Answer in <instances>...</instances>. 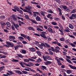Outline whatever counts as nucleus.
Masks as SVG:
<instances>
[{"label": "nucleus", "mask_w": 76, "mask_h": 76, "mask_svg": "<svg viewBox=\"0 0 76 76\" xmlns=\"http://www.w3.org/2000/svg\"><path fill=\"white\" fill-rule=\"evenodd\" d=\"M8 27H10L11 26V24L9 22L6 23Z\"/></svg>", "instance_id": "obj_35"}, {"label": "nucleus", "mask_w": 76, "mask_h": 76, "mask_svg": "<svg viewBox=\"0 0 76 76\" xmlns=\"http://www.w3.org/2000/svg\"><path fill=\"white\" fill-rule=\"evenodd\" d=\"M42 61V59L40 58H39L37 60V63H39V62H41Z\"/></svg>", "instance_id": "obj_48"}, {"label": "nucleus", "mask_w": 76, "mask_h": 76, "mask_svg": "<svg viewBox=\"0 0 76 76\" xmlns=\"http://www.w3.org/2000/svg\"><path fill=\"white\" fill-rule=\"evenodd\" d=\"M68 36H69V37L71 38H73L74 39H75V37L72 35H69Z\"/></svg>", "instance_id": "obj_50"}, {"label": "nucleus", "mask_w": 76, "mask_h": 76, "mask_svg": "<svg viewBox=\"0 0 76 76\" xmlns=\"http://www.w3.org/2000/svg\"><path fill=\"white\" fill-rule=\"evenodd\" d=\"M30 60L31 61H35V60L31 58H29L28 59H25L24 60V63H28V62H29Z\"/></svg>", "instance_id": "obj_4"}, {"label": "nucleus", "mask_w": 76, "mask_h": 76, "mask_svg": "<svg viewBox=\"0 0 76 76\" xmlns=\"http://www.w3.org/2000/svg\"><path fill=\"white\" fill-rule=\"evenodd\" d=\"M9 38L10 39H12L13 40H14V39H15V36H10L9 37Z\"/></svg>", "instance_id": "obj_27"}, {"label": "nucleus", "mask_w": 76, "mask_h": 76, "mask_svg": "<svg viewBox=\"0 0 76 76\" xmlns=\"http://www.w3.org/2000/svg\"><path fill=\"white\" fill-rule=\"evenodd\" d=\"M14 8L15 10H17V11H18V12H19V7H18L16 6H14Z\"/></svg>", "instance_id": "obj_21"}, {"label": "nucleus", "mask_w": 76, "mask_h": 76, "mask_svg": "<svg viewBox=\"0 0 76 76\" xmlns=\"http://www.w3.org/2000/svg\"><path fill=\"white\" fill-rule=\"evenodd\" d=\"M54 52H56V53H58L59 52V50L57 49H55L54 50Z\"/></svg>", "instance_id": "obj_53"}, {"label": "nucleus", "mask_w": 76, "mask_h": 76, "mask_svg": "<svg viewBox=\"0 0 76 76\" xmlns=\"http://www.w3.org/2000/svg\"><path fill=\"white\" fill-rule=\"evenodd\" d=\"M1 26L2 27V28L3 29V27L4 26H6V24L5 23H4L3 22H1Z\"/></svg>", "instance_id": "obj_14"}, {"label": "nucleus", "mask_w": 76, "mask_h": 76, "mask_svg": "<svg viewBox=\"0 0 76 76\" xmlns=\"http://www.w3.org/2000/svg\"><path fill=\"white\" fill-rule=\"evenodd\" d=\"M48 12L50 13H53L54 12H53V11L51 10H48Z\"/></svg>", "instance_id": "obj_41"}, {"label": "nucleus", "mask_w": 76, "mask_h": 76, "mask_svg": "<svg viewBox=\"0 0 76 76\" xmlns=\"http://www.w3.org/2000/svg\"><path fill=\"white\" fill-rule=\"evenodd\" d=\"M30 3L31 4H38V3H37L36 2H34L32 1H31Z\"/></svg>", "instance_id": "obj_45"}, {"label": "nucleus", "mask_w": 76, "mask_h": 76, "mask_svg": "<svg viewBox=\"0 0 76 76\" xmlns=\"http://www.w3.org/2000/svg\"><path fill=\"white\" fill-rule=\"evenodd\" d=\"M66 72L68 74H70L72 73V71L70 70H68L66 71Z\"/></svg>", "instance_id": "obj_34"}, {"label": "nucleus", "mask_w": 76, "mask_h": 76, "mask_svg": "<svg viewBox=\"0 0 76 76\" xmlns=\"http://www.w3.org/2000/svg\"><path fill=\"white\" fill-rule=\"evenodd\" d=\"M26 9H27V10H28V11H30V10H31L32 9V7L30 6L28 7H26Z\"/></svg>", "instance_id": "obj_16"}, {"label": "nucleus", "mask_w": 76, "mask_h": 76, "mask_svg": "<svg viewBox=\"0 0 76 76\" xmlns=\"http://www.w3.org/2000/svg\"><path fill=\"white\" fill-rule=\"evenodd\" d=\"M72 16L74 18H76V14H72Z\"/></svg>", "instance_id": "obj_38"}, {"label": "nucleus", "mask_w": 76, "mask_h": 76, "mask_svg": "<svg viewBox=\"0 0 76 76\" xmlns=\"http://www.w3.org/2000/svg\"><path fill=\"white\" fill-rule=\"evenodd\" d=\"M15 48V50H16L18 48H19V46H16L14 47Z\"/></svg>", "instance_id": "obj_63"}, {"label": "nucleus", "mask_w": 76, "mask_h": 76, "mask_svg": "<svg viewBox=\"0 0 76 76\" xmlns=\"http://www.w3.org/2000/svg\"><path fill=\"white\" fill-rule=\"evenodd\" d=\"M22 43H23V44H26L27 43V42L24 40H23L22 41Z\"/></svg>", "instance_id": "obj_56"}, {"label": "nucleus", "mask_w": 76, "mask_h": 76, "mask_svg": "<svg viewBox=\"0 0 76 76\" xmlns=\"http://www.w3.org/2000/svg\"><path fill=\"white\" fill-rule=\"evenodd\" d=\"M52 16V15L50 14H48V15H47V17L48 18H50L51 19H53V17H51Z\"/></svg>", "instance_id": "obj_20"}, {"label": "nucleus", "mask_w": 76, "mask_h": 76, "mask_svg": "<svg viewBox=\"0 0 76 76\" xmlns=\"http://www.w3.org/2000/svg\"><path fill=\"white\" fill-rule=\"evenodd\" d=\"M54 48L53 47H51L50 48H49L48 49V50H49V51H54Z\"/></svg>", "instance_id": "obj_22"}, {"label": "nucleus", "mask_w": 76, "mask_h": 76, "mask_svg": "<svg viewBox=\"0 0 76 76\" xmlns=\"http://www.w3.org/2000/svg\"><path fill=\"white\" fill-rule=\"evenodd\" d=\"M76 12V9H74L71 12V13H75Z\"/></svg>", "instance_id": "obj_39"}, {"label": "nucleus", "mask_w": 76, "mask_h": 76, "mask_svg": "<svg viewBox=\"0 0 76 76\" xmlns=\"http://www.w3.org/2000/svg\"><path fill=\"white\" fill-rule=\"evenodd\" d=\"M69 27L71 29H73V26L72 24H70L69 26Z\"/></svg>", "instance_id": "obj_47"}, {"label": "nucleus", "mask_w": 76, "mask_h": 76, "mask_svg": "<svg viewBox=\"0 0 76 76\" xmlns=\"http://www.w3.org/2000/svg\"><path fill=\"white\" fill-rule=\"evenodd\" d=\"M16 73H18V75H21V74H23L22 72L21 71L18 70H16Z\"/></svg>", "instance_id": "obj_19"}, {"label": "nucleus", "mask_w": 76, "mask_h": 76, "mask_svg": "<svg viewBox=\"0 0 76 76\" xmlns=\"http://www.w3.org/2000/svg\"><path fill=\"white\" fill-rule=\"evenodd\" d=\"M62 7L63 9L65 10H66V9L67 8V7L65 5H62Z\"/></svg>", "instance_id": "obj_29"}, {"label": "nucleus", "mask_w": 76, "mask_h": 76, "mask_svg": "<svg viewBox=\"0 0 76 76\" xmlns=\"http://www.w3.org/2000/svg\"><path fill=\"white\" fill-rule=\"evenodd\" d=\"M45 44L46 45L47 47H50V45L49 44H48L47 43H45Z\"/></svg>", "instance_id": "obj_58"}, {"label": "nucleus", "mask_w": 76, "mask_h": 76, "mask_svg": "<svg viewBox=\"0 0 76 76\" xmlns=\"http://www.w3.org/2000/svg\"><path fill=\"white\" fill-rule=\"evenodd\" d=\"M59 31H60L61 35H64V33H63V31H62V30H61L60 29H59Z\"/></svg>", "instance_id": "obj_52"}, {"label": "nucleus", "mask_w": 76, "mask_h": 76, "mask_svg": "<svg viewBox=\"0 0 76 76\" xmlns=\"http://www.w3.org/2000/svg\"><path fill=\"white\" fill-rule=\"evenodd\" d=\"M12 62H19V60L15 59L13 58V59L11 60Z\"/></svg>", "instance_id": "obj_28"}, {"label": "nucleus", "mask_w": 76, "mask_h": 76, "mask_svg": "<svg viewBox=\"0 0 76 76\" xmlns=\"http://www.w3.org/2000/svg\"><path fill=\"white\" fill-rule=\"evenodd\" d=\"M41 15H42L44 17H45V12L44 11H41L40 12Z\"/></svg>", "instance_id": "obj_32"}, {"label": "nucleus", "mask_w": 76, "mask_h": 76, "mask_svg": "<svg viewBox=\"0 0 76 76\" xmlns=\"http://www.w3.org/2000/svg\"><path fill=\"white\" fill-rule=\"evenodd\" d=\"M4 66H3L1 67H0V71H1L3 69H4Z\"/></svg>", "instance_id": "obj_64"}, {"label": "nucleus", "mask_w": 76, "mask_h": 76, "mask_svg": "<svg viewBox=\"0 0 76 76\" xmlns=\"http://www.w3.org/2000/svg\"><path fill=\"white\" fill-rule=\"evenodd\" d=\"M19 39H20V41H22L24 39V38H23L22 37H18Z\"/></svg>", "instance_id": "obj_42"}, {"label": "nucleus", "mask_w": 76, "mask_h": 76, "mask_svg": "<svg viewBox=\"0 0 76 76\" xmlns=\"http://www.w3.org/2000/svg\"><path fill=\"white\" fill-rule=\"evenodd\" d=\"M3 76H10V73L7 72V74H3Z\"/></svg>", "instance_id": "obj_49"}, {"label": "nucleus", "mask_w": 76, "mask_h": 76, "mask_svg": "<svg viewBox=\"0 0 76 76\" xmlns=\"http://www.w3.org/2000/svg\"><path fill=\"white\" fill-rule=\"evenodd\" d=\"M33 16L34 17H36L37 16V15H39V16H41L40 13L38 12H33Z\"/></svg>", "instance_id": "obj_7"}, {"label": "nucleus", "mask_w": 76, "mask_h": 76, "mask_svg": "<svg viewBox=\"0 0 76 76\" xmlns=\"http://www.w3.org/2000/svg\"><path fill=\"white\" fill-rule=\"evenodd\" d=\"M6 44L7 45H4V46L6 47H13L14 46V44H13L12 43H10L9 42H7Z\"/></svg>", "instance_id": "obj_3"}, {"label": "nucleus", "mask_w": 76, "mask_h": 76, "mask_svg": "<svg viewBox=\"0 0 76 76\" xmlns=\"http://www.w3.org/2000/svg\"><path fill=\"white\" fill-rule=\"evenodd\" d=\"M70 45L72 47H76V45H74V44L71 43L70 44Z\"/></svg>", "instance_id": "obj_55"}, {"label": "nucleus", "mask_w": 76, "mask_h": 76, "mask_svg": "<svg viewBox=\"0 0 76 76\" xmlns=\"http://www.w3.org/2000/svg\"><path fill=\"white\" fill-rule=\"evenodd\" d=\"M36 53H37L38 55L39 56H41V52L39 51H37Z\"/></svg>", "instance_id": "obj_36"}, {"label": "nucleus", "mask_w": 76, "mask_h": 76, "mask_svg": "<svg viewBox=\"0 0 76 76\" xmlns=\"http://www.w3.org/2000/svg\"><path fill=\"white\" fill-rule=\"evenodd\" d=\"M63 50L65 52H67V49H66V48H63Z\"/></svg>", "instance_id": "obj_59"}, {"label": "nucleus", "mask_w": 76, "mask_h": 76, "mask_svg": "<svg viewBox=\"0 0 76 76\" xmlns=\"http://www.w3.org/2000/svg\"><path fill=\"white\" fill-rule=\"evenodd\" d=\"M41 68L42 70H47V67H46V66H42Z\"/></svg>", "instance_id": "obj_31"}, {"label": "nucleus", "mask_w": 76, "mask_h": 76, "mask_svg": "<svg viewBox=\"0 0 76 76\" xmlns=\"http://www.w3.org/2000/svg\"><path fill=\"white\" fill-rule=\"evenodd\" d=\"M7 71L8 72H9V73H10V75H15V73L11 71L7 70Z\"/></svg>", "instance_id": "obj_30"}, {"label": "nucleus", "mask_w": 76, "mask_h": 76, "mask_svg": "<svg viewBox=\"0 0 76 76\" xmlns=\"http://www.w3.org/2000/svg\"><path fill=\"white\" fill-rule=\"evenodd\" d=\"M48 31L50 33H53V29L51 28L50 27H49L48 29Z\"/></svg>", "instance_id": "obj_12"}, {"label": "nucleus", "mask_w": 76, "mask_h": 76, "mask_svg": "<svg viewBox=\"0 0 76 76\" xmlns=\"http://www.w3.org/2000/svg\"><path fill=\"white\" fill-rule=\"evenodd\" d=\"M20 64L21 65V66L22 67H25V66L23 65H26V66H28V67H30V66L29 65V64H27L26 63H24L23 62H20Z\"/></svg>", "instance_id": "obj_5"}, {"label": "nucleus", "mask_w": 76, "mask_h": 76, "mask_svg": "<svg viewBox=\"0 0 76 76\" xmlns=\"http://www.w3.org/2000/svg\"><path fill=\"white\" fill-rule=\"evenodd\" d=\"M11 18H12L14 20H17V18L15 17V15H11Z\"/></svg>", "instance_id": "obj_18"}, {"label": "nucleus", "mask_w": 76, "mask_h": 76, "mask_svg": "<svg viewBox=\"0 0 76 76\" xmlns=\"http://www.w3.org/2000/svg\"><path fill=\"white\" fill-rule=\"evenodd\" d=\"M51 24L53 25H54V26H56L57 25V23L56 22H55L54 21H53L51 23Z\"/></svg>", "instance_id": "obj_26"}, {"label": "nucleus", "mask_w": 76, "mask_h": 76, "mask_svg": "<svg viewBox=\"0 0 76 76\" xmlns=\"http://www.w3.org/2000/svg\"><path fill=\"white\" fill-rule=\"evenodd\" d=\"M59 39L61 41H65V39H64V37L60 38Z\"/></svg>", "instance_id": "obj_44"}, {"label": "nucleus", "mask_w": 76, "mask_h": 76, "mask_svg": "<svg viewBox=\"0 0 76 76\" xmlns=\"http://www.w3.org/2000/svg\"><path fill=\"white\" fill-rule=\"evenodd\" d=\"M35 43L37 45H38H38H39V42H38L35 41Z\"/></svg>", "instance_id": "obj_62"}, {"label": "nucleus", "mask_w": 76, "mask_h": 76, "mask_svg": "<svg viewBox=\"0 0 76 76\" xmlns=\"http://www.w3.org/2000/svg\"><path fill=\"white\" fill-rule=\"evenodd\" d=\"M44 63H45V65H48V64H51V62L50 61H48L46 62H44Z\"/></svg>", "instance_id": "obj_23"}, {"label": "nucleus", "mask_w": 76, "mask_h": 76, "mask_svg": "<svg viewBox=\"0 0 76 76\" xmlns=\"http://www.w3.org/2000/svg\"><path fill=\"white\" fill-rule=\"evenodd\" d=\"M66 60L67 61H68L69 63H70V64H72V62L70 61V60L69 59H66Z\"/></svg>", "instance_id": "obj_46"}, {"label": "nucleus", "mask_w": 76, "mask_h": 76, "mask_svg": "<svg viewBox=\"0 0 76 76\" xmlns=\"http://www.w3.org/2000/svg\"><path fill=\"white\" fill-rule=\"evenodd\" d=\"M54 40H55V41L54 42H53V44H57L58 46H59L60 47H61V44L60 43L58 42V40H56V39H55Z\"/></svg>", "instance_id": "obj_6"}, {"label": "nucleus", "mask_w": 76, "mask_h": 76, "mask_svg": "<svg viewBox=\"0 0 76 76\" xmlns=\"http://www.w3.org/2000/svg\"><path fill=\"white\" fill-rule=\"evenodd\" d=\"M37 31H38L39 32L40 31H43V30H42V29H41V28H40L38 27H37Z\"/></svg>", "instance_id": "obj_37"}, {"label": "nucleus", "mask_w": 76, "mask_h": 76, "mask_svg": "<svg viewBox=\"0 0 76 76\" xmlns=\"http://www.w3.org/2000/svg\"><path fill=\"white\" fill-rule=\"evenodd\" d=\"M69 66L72 69H75L76 70V67L75 66H72V65L69 64Z\"/></svg>", "instance_id": "obj_11"}, {"label": "nucleus", "mask_w": 76, "mask_h": 76, "mask_svg": "<svg viewBox=\"0 0 76 76\" xmlns=\"http://www.w3.org/2000/svg\"><path fill=\"white\" fill-rule=\"evenodd\" d=\"M13 25L14 26L15 28L17 30H18L19 29V26L18 24H15L14 23H13Z\"/></svg>", "instance_id": "obj_10"}, {"label": "nucleus", "mask_w": 76, "mask_h": 76, "mask_svg": "<svg viewBox=\"0 0 76 76\" xmlns=\"http://www.w3.org/2000/svg\"><path fill=\"white\" fill-rule=\"evenodd\" d=\"M29 49L31 52H34L36 51L35 49L34 48H30Z\"/></svg>", "instance_id": "obj_15"}, {"label": "nucleus", "mask_w": 76, "mask_h": 76, "mask_svg": "<svg viewBox=\"0 0 76 76\" xmlns=\"http://www.w3.org/2000/svg\"><path fill=\"white\" fill-rule=\"evenodd\" d=\"M20 35L21 37H24V38H27V36L25 34H21Z\"/></svg>", "instance_id": "obj_25"}, {"label": "nucleus", "mask_w": 76, "mask_h": 76, "mask_svg": "<svg viewBox=\"0 0 76 76\" xmlns=\"http://www.w3.org/2000/svg\"><path fill=\"white\" fill-rule=\"evenodd\" d=\"M46 34V32L45 31L42 32V34L40 35V36L44 38H46L45 34Z\"/></svg>", "instance_id": "obj_8"}, {"label": "nucleus", "mask_w": 76, "mask_h": 76, "mask_svg": "<svg viewBox=\"0 0 76 76\" xmlns=\"http://www.w3.org/2000/svg\"><path fill=\"white\" fill-rule=\"evenodd\" d=\"M57 58H58L59 60H61V61H64V60L63 58H58V57H57Z\"/></svg>", "instance_id": "obj_54"}, {"label": "nucleus", "mask_w": 76, "mask_h": 76, "mask_svg": "<svg viewBox=\"0 0 76 76\" xmlns=\"http://www.w3.org/2000/svg\"><path fill=\"white\" fill-rule=\"evenodd\" d=\"M22 72L23 73H24V74H28V72H27V71H23Z\"/></svg>", "instance_id": "obj_57"}, {"label": "nucleus", "mask_w": 76, "mask_h": 76, "mask_svg": "<svg viewBox=\"0 0 76 76\" xmlns=\"http://www.w3.org/2000/svg\"><path fill=\"white\" fill-rule=\"evenodd\" d=\"M54 20H56L57 21L58 20H60V19L57 17H54Z\"/></svg>", "instance_id": "obj_40"}, {"label": "nucleus", "mask_w": 76, "mask_h": 76, "mask_svg": "<svg viewBox=\"0 0 76 76\" xmlns=\"http://www.w3.org/2000/svg\"><path fill=\"white\" fill-rule=\"evenodd\" d=\"M42 57L44 61H47V60H50L52 59L51 57L49 55H46V56H42Z\"/></svg>", "instance_id": "obj_1"}, {"label": "nucleus", "mask_w": 76, "mask_h": 76, "mask_svg": "<svg viewBox=\"0 0 76 76\" xmlns=\"http://www.w3.org/2000/svg\"><path fill=\"white\" fill-rule=\"evenodd\" d=\"M0 18H1V19H5V16L4 15L1 16Z\"/></svg>", "instance_id": "obj_60"}, {"label": "nucleus", "mask_w": 76, "mask_h": 76, "mask_svg": "<svg viewBox=\"0 0 76 76\" xmlns=\"http://www.w3.org/2000/svg\"><path fill=\"white\" fill-rule=\"evenodd\" d=\"M17 55L18 56V57H20V58H23V56H22V55L21 54H17Z\"/></svg>", "instance_id": "obj_33"}, {"label": "nucleus", "mask_w": 76, "mask_h": 76, "mask_svg": "<svg viewBox=\"0 0 76 76\" xmlns=\"http://www.w3.org/2000/svg\"><path fill=\"white\" fill-rule=\"evenodd\" d=\"M25 18L26 19H29L31 20V22H33L34 23H35V24H38V23L35 20H34L33 19H29V16L27 15H26L25 16Z\"/></svg>", "instance_id": "obj_2"}, {"label": "nucleus", "mask_w": 76, "mask_h": 76, "mask_svg": "<svg viewBox=\"0 0 76 76\" xmlns=\"http://www.w3.org/2000/svg\"><path fill=\"white\" fill-rule=\"evenodd\" d=\"M21 53L22 54H26V50L24 49L21 50Z\"/></svg>", "instance_id": "obj_17"}, {"label": "nucleus", "mask_w": 76, "mask_h": 76, "mask_svg": "<svg viewBox=\"0 0 76 76\" xmlns=\"http://www.w3.org/2000/svg\"><path fill=\"white\" fill-rule=\"evenodd\" d=\"M39 45H38V47L42 49L43 48L42 47H44L45 46V44L39 42Z\"/></svg>", "instance_id": "obj_9"}, {"label": "nucleus", "mask_w": 76, "mask_h": 76, "mask_svg": "<svg viewBox=\"0 0 76 76\" xmlns=\"http://www.w3.org/2000/svg\"><path fill=\"white\" fill-rule=\"evenodd\" d=\"M29 30H32L33 31H35V30L34 28L32 27H29L28 28Z\"/></svg>", "instance_id": "obj_24"}, {"label": "nucleus", "mask_w": 76, "mask_h": 76, "mask_svg": "<svg viewBox=\"0 0 76 76\" xmlns=\"http://www.w3.org/2000/svg\"><path fill=\"white\" fill-rule=\"evenodd\" d=\"M27 38V39L29 41H31V37H30L29 36H28L27 37V38Z\"/></svg>", "instance_id": "obj_51"}, {"label": "nucleus", "mask_w": 76, "mask_h": 76, "mask_svg": "<svg viewBox=\"0 0 76 76\" xmlns=\"http://www.w3.org/2000/svg\"><path fill=\"white\" fill-rule=\"evenodd\" d=\"M36 19L37 21L39 22L41 20V18L38 15H37L36 18Z\"/></svg>", "instance_id": "obj_13"}, {"label": "nucleus", "mask_w": 76, "mask_h": 76, "mask_svg": "<svg viewBox=\"0 0 76 76\" xmlns=\"http://www.w3.org/2000/svg\"><path fill=\"white\" fill-rule=\"evenodd\" d=\"M28 64H29V65L30 66L29 67H31V66H34V64H33V63L29 62L28 63Z\"/></svg>", "instance_id": "obj_43"}, {"label": "nucleus", "mask_w": 76, "mask_h": 76, "mask_svg": "<svg viewBox=\"0 0 76 76\" xmlns=\"http://www.w3.org/2000/svg\"><path fill=\"white\" fill-rule=\"evenodd\" d=\"M65 31L67 32H70V30L67 29H66L65 30Z\"/></svg>", "instance_id": "obj_61"}]
</instances>
